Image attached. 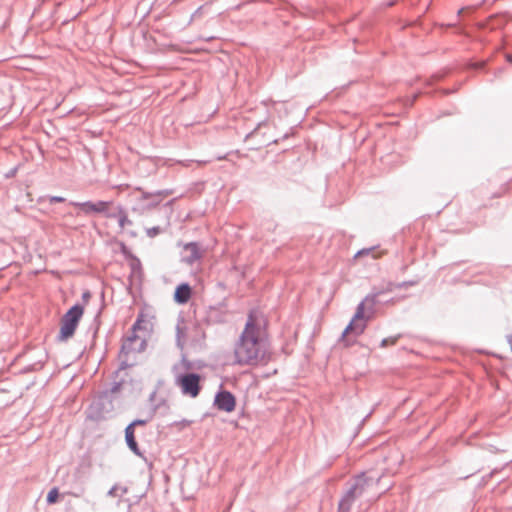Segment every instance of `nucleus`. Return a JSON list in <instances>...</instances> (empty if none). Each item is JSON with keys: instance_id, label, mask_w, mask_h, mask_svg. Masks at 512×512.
Returning <instances> with one entry per match:
<instances>
[{"instance_id": "obj_1", "label": "nucleus", "mask_w": 512, "mask_h": 512, "mask_svg": "<svg viewBox=\"0 0 512 512\" xmlns=\"http://www.w3.org/2000/svg\"><path fill=\"white\" fill-rule=\"evenodd\" d=\"M234 356V363L241 366H257L270 359L267 341L260 336V326L252 312L248 314L245 328L235 345Z\"/></svg>"}, {"instance_id": "obj_2", "label": "nucleus", "mask_w": 512, "mask_h": 512, "mask_svg": "<svg viewBox=\"0 0 512 512\" xmlns=\"http://www.w3.org/2000/svg\"><path fill=\"white\" fill-rule=\"evenodd\" d=\"M415 281H403L398 284L389 282L384 288H373L372 292L358 304L356 312L342 332L341 338L344 339L348 334L355 337L361 335L367 327V321L370 320L375 313V306L377 304L387 302L388 300H381V296L390 293L396 288H406L415 285Z\"/></svg>"}, {"instance_id": "obj_3", "label": "nucleus", "mask_w": 512, "mask_h": 512, "mask_svg": "<svg viewBox=\"0 0 512 512\" xmlns=\"http://www.w3.org/2000/svg\"><path fill=\"white\" fill-rule=\"evenodd\" d=\"M378 481L379 478L367 476L365 472L355 475L349 482L348 489L338 503L337 512H350L354 502L361 497L371 485Z\"/></svg>"}, {"instance_id": "obj_4", "label": "nucleus", "mask_w": 512, "mask_h": 512, "mask_svg": "<svg viewBox=\"0 0 512 512\" xmlns=\"http://www.w3.org/2000/svg\"><path fill=\"white\" fill-rule=\"evenodd\" d=\"M83 314L84 305L80 303L74 304L65 312L60 321L58 342H66L74 336Z\"/></svg>"}, {"instance_id": "obj_5", "label": "nucleus", "mask_w": 512, "mask_h": 512, "mask_svg": "<svg viewBox=\"0 0 512 512\" xmlns=\"http://www.w3.org/2000/svg\"><path fill=\"white\" fill-rule=\"evenodd\" d=\"M136 190L139 191L141 195L137 199L136 205L133 207V210L139 211L141 214H144L152 209H155L160 205V203L163 201L165 197L173 193V190L171 189H162L149 192L141 187H137Z\"/></svg>"}, {"instance_id": "obj_6", "label": "nucleus", "mask_w": 512, "mask_h": 512, "mask_svg": "<svg viewBox=\"0 0 512 512\" xmlns=\"http://www.w3.org/2000/svg\"><path fill=\"white\" fill-rule=\"evenodd\" d=\"M203 376L195 372H181L175 375V385L180 388L181 393L191 398H196L201 390Z\"/></svg>"}, {"instance_id": "obj_7", "label": "nucleus", "mask_w": 512, "mask_h": 512, "mask_svg": "<svg viewBox=\"0 0 512 512\" xmlns=\"http://www.w3.org/2000/svg\"><path fill=\"white\" fill-rule=\"evenodd\" d=\"M115 400L106 390L102 391L90 405L88 418L92 420L105 419L114 411Z\"/></svg>"}, {"instance_id": "obj_8", "label": "nucleus", "mask_w": 512, "mask_h": 512, "mask_svg": "<svg viewBox=\"0 0 512 512\" xmlns=\"http://www.w3.org/2000/svg\"><path fill=\"white\" fill-rule=\"evenodd\" d=\"M112 202L110 201H103L98 200L96 202L93 201H84V202H77V201H70L69 205L74 206L78 209V212L76 213V216H79L81 214L85 216H91L96 214H109L108 209Z\"/></svg>"}, {"instance_id": "obj_9", "label": "nucleus", "mask_w": 512, "mask_h": 512, "mask_svg": "<svg viewBox=\"0 0 512 512\" xmlns=\"http://www.w3.org/2000/svg\"><path fill=\"white\" fill-rule=\"evenodd\" d=\"M214 407L222 412L231 413L236 408V397L234 394L220 385V389L216 392L213 401Z\"/></svg>"}, {"instance_id": "obj_10", "label": "nucleus", "mask_w": 512, "mask_h": 512, "mask_svg": "<svg viewBox=\"0 0 512 512\" xmlns=\"http://www.w3.org/2000/svg\"><path fill=\"white\" fill-rule=\"evenodd\" d=\"M203 257V250L200 243L188 242L183 245L180 253V261L186 265H193Z\"/></svg>"}, {"instance_id": "obj_11", "label": "nucleus", "mask_w": 512, "mask_h": 512, "mask_svg": "<svg viewBox=\"0 0 512 512\" xmlns=\"http://www.w3.org/2000/svg\"><path fill=\"white\" fill-rule=\"evenodd\" d=\"M139 341V337L137 336L136 332H132L131 335H129L126 340L123 342L121 346V354H128L130 352H141L146 347V341L140 340L139 347H134V343Z\"/></svg>"}, {"instance_id": "obj_12", "label": "nucleus", "mask_w": 512, "mask_h": 512, "mask_svg": "<svg viewBox=\"0 0 512 512\" xmlns=\"http://www.w3.org/2000/svg\"><path fill=\"white\" fill-rule=\"evenodd\" d=\"M191 295V286L186 282L180 283L175 288L174 301L178 304H185L190 300Z\"/></svg>"}, {"instance_id": "obj_13", "label": "nucleus", "mask_w": 512, "mask_h": 512, "mask_svg": "<svg viewBox=\"0 0 512 512\" xmlns=\"http://www.w3.org/2000/svg\"><path fill=\"white\" fill-rule=\"evenodd\" d=\"M107 218L117 219L119 226L123 229L126 225H132V221L128 218L125 209L122 206L117 207V212L106 214Z\"/></svg>"}, {"instance_id": "obj_14", "label": "nucleus", "mask_w": 512, "mask_h": 512, "mask_svg": "<svg viewBox=\"0 0 512 512\" xmlns=\"http://www.w3.org/2000/svg\"><path fill=\"white\" fill-rule=\"evenodd\" d=\"M131 261L129 263L131 273L129 275V289H131V286L133 284L134 277H140L142 275V265L135 255L133 257H130Z\"/></svg>"}, {"instance_id": "obj_15", "label": "nucleus", "mask_w": 512, "mask_h": 512, "mask_svg": "<svg viewBox=\"0 0 512 512\" xmlns=\"http://www.w3.org/2000/svg\"><path fill=\"white\" fill-rule=\"evenodd\" d=\"M180 368H184L185 372H191L190 370H192L194 366L193 363L190 360H188L185 355H183L180 363L174 364L172 367V371L175 373V375L179 373L178 371L180 370Z\"/></svg>"}, {"instance_id": "obj_16", "label": "nucleus", "mask_w": 512, "mask_h": 512, "mask_svg": "<svg viewBox=\"0 0 512 512\" xmlns=\"http://www.w3.org/2000/svg\"><path fill=\"white\" fill-rule=\"evenodd\" d=\"M125 442L128 446V448L139 457H143V453L141 452L138 443L136 441L135 435L130 437H125Z\"/></svg>"}, {"instance_id": "obj_17", "label": "nucleus", "mask_w": 512, "mask_h": 512, "mask_svg": "<svg viewBox=\"0 0 512 512\" xmlns=\"http://www.w3.org/2000/svg\"><path fill=\"white\" fill-rule=\"evenodd\" d=\"M121 386H122L121 382H114L109 389H106V391L110 396H113L116 400H118Z\"/></svg>"}, {"instance_id": "obj_18", "label": "nucleus", "mask_w": 512, "mask_h": 512, "mask_svg": "<svg viewBox=\"0 0 512 512\" xmlns=\"http://www.w3.org/2000/svg\"><path fill=\"white\" fill-rule=\"evenodd\" d=\"M119 490H121L122 495L126 494L128 492V488L127 487H122V486H119L118 484H115V485H113L110 488V490L107 493V496H109V497H118L119 496V494H118Z\"/></svg>"}, {"instance_id": "obj_19", "label": "nucleus", "mask_w": 512, "mask_h": 512, "mask_svg": "<svg viewBox=\"0 0 512 512\" xmlns=\"http://www.w3.org/2000/svg\"><path fill=\"white\" fill-rule=\"evenodd\" d=\"M58 498H59V490H58V488L54 487L48 492L46 501L48 504H54L58 501Z\"/></svg>"}, {"instance_id": "obj_20", "label": "nucleus", "mask_w": 512, "mask_h": 512, "mask_svg": "<svg viewBox=\"0 0 512 512\" xmlns=\"http://www.w3.org/2000/svg\"><path fill=\"white\" fill-rule=\"evenodd\" d=\"M162 232H163V229L160 226H154V227L146 229V234L150 238H154Z\"/></svg>"}, {"instance_id": "obj_21", "label": "nucleus", "mask_w": 512, "mask_h": 512, "mask_svg": "<svg viewBox=\"0 0 512 512\" xmlns=\"http://www.w3.org/2000/svg\"><path fill=\"white\" fill-rule=\"evenodd\" d=\"M156 409H157V406H155V407L153 408L152 414L150 415V417H149L148 419H135V420H133V421L131 422V423H132V425H134L135 427H136V426H144V425H146V424L148 423V421H149L150 419H152V417H153L154 413L156 412Z\"/></svg>"}, {"instance_id": "obj_22", "label": "nucleus", "mask_w": 512, "mask_h": 512, "mask_svg": "<svg viewBox=\"0 0 512 512\" xmlns=\"http://www.w3.org/2000/svg\"><path fill=\"white\" fill-rule=\"evenodd\" d=\"M399 337L400 336L398 335V336H394V337L384 338V339H382L380 346L385 348L389 345H394L397 342V340L399 339Z\"/></svg>"}, {"instance_id": "obj_23", "label": "nucleus", "mask_w": 512, "mask_h": 512, "mask_svg": "<svg viewBox=\"0 0 512 512\" xmlns=\"http://www.w3.org/2000/svg\"><path fill=\"white\" fill-rule=\"evenodd\" d=\"M43 367V363L37 362L24 368L26 372L37 371Z\"/></svg>"}, {"instance_id": "obj_24", "label": "nucleus", "mask_w": 512, "mask_h": 512, "mask_svg": "<svg viewBox=\"0 0 512 512\" xmlns=\"http://www.w3.org/2000/svg\"><path fill=\"white\" fill-rule=\"evenodd\" d=\"M135 435V426L132 423H129L125 428V437H130Z\"/></svg>"}, {"instance_id": "obj_25", "label": "nucleus", "mask_w": 512, "mask_h": 512, "mask_svg": "<svg viewBox=\"0 0 512 512\" xmlns=\"http://www.w3.org/2000/svg\"><path fill=\"white\" fill-rule=\"evenodd\" d=\"M99 317H100V311L98 312V314L94 318V322H95V328H94V331H93V338L94 339L96 338L98 330H99V325H100Z\"/></svg>"}, {"instance_id": "obj_26", "label": "nucleus", "mask_w": 512, "mask_h": 512, "mask_svg": "<svg viewBox=\"0 0 512 512\" xmlns=\"http://www.w3.org/2000/svg\"><path fill=\"white\" fill-rule=\"evenodd\" d=\"M121 252L122 254L126 257V258H130V257H133L134 255L132 254V252L129 250V248L125 245V244H122L121 245Z\"/></svg>"}, {"instance_id": "obj_27", "label": "nucleus", "mask_w": 512, "mask_h": 512, "mask_svg": "<svg viewBox=\"0 0 512 512\" xmlns=\"http://www.w3.org/2000/svg\"><path fill=\"white\" fill-rule=\"evenodd\" d=\"M65 198L62 197V196H50L49 197V202L50 204H53V203H62V202H65Z\"/></svg>"}, {"instance_id": "obj_28", "label": "nucleus", "mask_w": 512, "mask_h": 512, "mask_svg": "<svg viewBox=\"0 0 512 512\" xmlns=\"http://www.w3.org/2000/svg\"><path fill=\"white\" fill-rule=\"evenodd\" d=\"M141 317H142V315L139 316L137 318V320L134 322V324L132 325V328H131L132 332H136L137 330L141 329V323H142Z\"/></svg>"}, {"instance_id": "obj_29", "label": "nucleus", "mask_w": 512, "mask_h": 512, "mask_svg": "<svg viewBox=\"0 0 512 512\" xmlns=\"http://www.w3.org/2000/svg\"><path fill=\"white\" fill-rule=\"evenodd\" d=\"M17 170H18V168H17V167H14V168L10 169V170L5 174V178H6V179L13 178V177L16 175Z\"/></svg>"}, {"instance_id": "obj_30", "label": "nucleus", "mask_w": 512, "mask_h": 512, "mask_svg": "<svg viewBox=\"0 0 512 512\" xmlns=\"http://www.w3.org/2000/svg\"><path fill=\"white\" fill-rule=\"evenodd\" d=\"M90 298H91V293H90V291H88V290H87V291L83 292V294H82V300H83V302H84V303H87V302L89 301V299H90Z\"/></svg>"}, {"instance_id": "obj_31", "label": "nucleus", "mask_w": 512, "mask_h": 512, "mask_svg": "<svg viewBox=\"0 0 512 512\" xmlns=\"http://www.w3.org/2000/svg\"><path fill=\"white\" fill-rule=\"evenodd\" d=\"M371 250H372L371 248H369V249H362V250H360V251H358V252L356 253L355 257L361 256V255L369 254Z\"/></svg>"}, {"instance_id": "obj_32", "label": "nucleus", "mask_w": 512, "mask_h": 512, "mask_svg": "<svg viewBox=\"0 0 512 512\" xmlns=\"http://www.w3.org/2000/svg\"><path fill=\"white\" fill-rule=\"evenodd\" d=\"M371 250H372L371 248H369V249H362V250H360V251H358V252L356 253L355 257L361 256V255L369 254Z\"/></svg>"}, {"instance_id": "obj_33", "label": "nucleus", "mask_w": 512, "mask_h": 512, "mask_svg": "<svg viewBox=\"0 0 512 512\" xmlns=\"http://www.w3.org/2000/svg\"><path fill=\"white\" fill-rule=\"evenodd\" d=\"M485 65H486L485 62H479V63L475 64L474 68L477 70H482V69H484Z\"/></svg>"}, {"instance_id": "obj_34", "label": "nucleus", "mask_w": 512, "mask_h": 512, "mask_svg": "<svg viewBox=\"0 0 512 512\" xmlns=\"http://www.w3.org/2000/svg\"><path fill=\"white\" fill-rule=\"evenodd\" d=\"M129 366H130V365H129L126 361H122V362L120 363V367H119V368H120L121 370H124V369L128 368Z\"/></svg>"}, {"instance_id": "obj_35", "label": "nucleus", "mask_w": 512, "mask_h": 512, "mask_svg": "<svg viewBox=\"0 0 512 512\" xmlns=\"http://www.w3.org/2000/svg\"><path fill=\"white\" fill-rule=\"evenodd\" d=\"M467 9L469 10H475V7H467ZM466 10V8H461L458 10V15H461L463 13V11Z\"/></svg>"}, {"instance_id": "obj_36", "label": "nucleus", "mask_w": 512, "mask_h": 512, "mask_svg": "<svg viewBox=\"0 0 512 512\" xmlns=\"http://www.w3.org/2000/svg\"><path fill=\"white\" fill-rule=\"evenodd\" d=\"M155 396H156V391H153V392L150 394V396H149V401H150V402L154 401Z\"/></svg>"}, {"instance_id": "obj_37", "label": "nucleus", "mask_w": 512, "mask_h": 512, "mask_svg": "<svg viewBox=\"0 0 512 512\" xmlns=\"http://www.w3.org/2000/svg\"><path fill=\"white\" fill-rule=\"evenodd\" d=\"M175 201H176V198H173V199H171L170 201H168V202L165 204V206H169V207H171V206L174 204V202H175Z\"/></svg>"}, {"instance_id": "obj_38", "label": "nucleus", "mask_w": 512, "mask_h": 512, "mask_svg": "<svg viewBox=\"0 0 512 512\" xmlns=\"http://www.w3.org/2000/svg\"><path fill=\"white\" fill-rule=\"evenodd\" d=\"M177 342L180 344V328L177 327Z\"/></svg>"}, {"instance_id": "obj_39", "label": "nucleus", "mask_w": 512, "mask_h": 512, "mask_svg": "<svg viewBox=\"0 0 512 512\" xmlns=\"http://www.w3.org/2000/svg\"><path fill=\"white\" fill-rule=\"evenodd\" d=\"M265 124V122H259L257 127L254 129L253 133L258 130L261 126H263Z\"/></svg>"}, {"instance_id": "obj_40", "label": "nucleus", "mask_w": 512, "mask_h": 512, "mask_svg": "<svg viewBox=\"0 0 512 512\" xmlns=\"http://www.w3.org/2000/svg\"><path fill=\"white\" fill-rule=\"evenodd\" d=\"M491 476H492V473H490L487 476L483 477V481L484 482L488 481V479L491 478Z\"/></svg>"}, {"instance_id": "obj_41", "label": "nucleus", "mask_w": 512, "mask_h": 512, "mask_svg": "<svg viewBox=\"0 0 512 512\" xmlns=\"http://www.w3.org/2000/svg\"><path fill=\"white\" fill-rule=\"evenodd\" d=\"M506 59H507V61H508V62H511V63H512V55H511V54H508V55L506 56Z\"/></svg>"}, {"instance_id": "obj_42", "label": "nucleus", "mask_w": 512, "mask_h": 512, "mask_svg": "<svg viewBox=\"0 0 512 512\" xmlns=\"http://www.w3.org/2000/svg\"><path fill=\"white\" fill-rule=\"evenodd\" d=\"M443 76H438V75H434L433 78H435L436 80H440Z\"/></svg>"}, {"instance_id": "obj_43", "label": "nucleus", "mask_w": 512, "mask_h": 512, "mask_svg": "<svg viewBox=\"0 0 512 512\" xmlns=\"http://www.w3.org/2000/svg\"><path fill=\"white\" fill-rule=\"evenodd\" d=\"M288 137H289V134L286 133V134L283 135L282 139H287Z\"/></svg>"}, {"instance_id": "obj_44", "label": "nucleus", "mask_w": 512, "mask_h": 512, "mask_svg": "<svg viewBox=\"0 0 512 512\" xmlns=\"http://www.w3.org/2000/svg\"><path fill=\"white\" fill-rule=\"evenodd\" d=\"M502 71H503V68H500V69H498L497 73L500 74V73H502Z\"/></svg>"}, {"instance_id": "obj_45", "label": "nucleus", "mask_w": 512, "mask_h": 512, "mask_svg": "<svg viewBox=\"0 0 512 512\" xmlns=\"http://www.w3.org/2000/svg\"><path fill=\"white\" fill-rule=\"evenodd\" d=\"M444 93H445V94H449V93H450V91H449V90H445V91H444Z\"/></svg>"}]
</instances>
